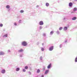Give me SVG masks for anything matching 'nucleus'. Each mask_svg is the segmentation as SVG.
Returning <instances> with one entry per match:
<instances>
[{
    "instance_id": "1",
    "label": "nucleus",
    "mask_w": 77,
    "mask_h": 77,
    "mask_svg": "<svg viewBox=\"0 0 77 77\" xmlns=\"http://www.w3.org/2000/svg\"><path fill=\"white\" fill-rule=\"evenodd\" d=\"M22 45L23 46H26L27 45V43L26 41H23L22 42Z\"/></svg>"
},
{
    "instance_id": "2",
    "label": "nucleus",
    "mask_w": 77,
    "mask_h": 77,
    "mask_svg": "<svg viewBox=\"0 0 77 77\" xmlns=\"http://www.w3.org/2000/svg\"><path fill=\"white\" fill-rule=\"evenodd\" d=\"M54 49V46H52L49 47V51H52Z\"/></svg>"
},
{
    "instance_id": "3",
    "label": "nucleus",
    "mask_w": 77,
    "mask_h": 77,
    "mask_svg": "<svg viewBox=\"0 0 77 77\" xmlns=\"http://www.w3.org/2000/svg\"><path fill=\"white\" fill-rule=\"evenodd\" d=\"M5 52L3 51L0 52V56H3L5 55Z\"/></svg>"
},
{
    "instance_id": "4",
    "label": "nucleus",
    "mask_w": 77,
    "mask_h": 77,
    "mask_svg": "<svg viewBox=\"0 0 77 77\" xmlns=\"http://www.w3.org/2000/svg\"><path fill=\"white\" fill-rule=\"evenodd\" d=\"M39 24L40 26H42V25H44V22H43V21H40L39 23Z\"/></svg>"
},
{
    "instance_id": "5",
    "label": "nucleus",
    "mask_w": 77,
    "mask_h": 77,
    "mask_svg": "<svg viewBox=\"0 0 77 77\" xmlns=\"http://www.w3.org/2000/svg\"><path fill=\"white\" fill-rule=\"evenodd\" d=\"M51 63H50L47 66L48 69H50L51 68Z\"/></svg>"
},
{
    "instance_id": "6",
    "label": "nucleus",
    "mask_w": 77,
    "mask_h": 77,
    "mask_svg": "<svg viewBox=\"0 0 77 77\" xmlns=\"http://www.w3.org/2000/svg\"><path fill=\"white\" fill-rule=\"evenodd\" d=\"M73 5V4H72V2L69 3V7H72Z\"/></svg>"
},
{
    "instance_id": "7",
    "label": "nucleus",
    "mask_w": 77,
    "mask_h": 77,
    "mask_svg": "<svg viewBox=\"0 0 77 77\" xmlns=\"http://www.w3.org/2000/svg\"><path fill=\"white\" fill-rule=\"evenodd\" d=\"M5 72H6V70H5L3 69L2 70L1 73L2 74H5Z\"/></svg>"
},
{
    "instance_id": "8",
    "label": "nucleus",
    "mask_w": 77,
    "mask_h": 77,
    "mask_svg": "<svg viewBox=\"0 0 77 77\" xmlns=\"http://www.w3.org/2000/svg\"><path fill=\"white\" fill-rule=\"evenodd\" d=\"M68 30V27L65 26L64 27V30L66 31V30Z\"/></svg>"
},
{
    "instance_id": "9",
    "label": "nucleus",
    "mask_w": 77,
    "mask_h": 77,
    "mask_svg": "<svg viewBox=\"0 0 77 77\" xmlns=\"http://www.w3.org/2000/svg\"><path fill=\"white\" fill-rule=\"evenodd\" d=\"M48 72H49V70L48 69L47 70L45 71V74H47L48 73Z\"/></svg>"
},
{
    "instance_id": "10",
    "label": "nucleus",
    "mask_w": 77,
    "mask_h": 77,
    "mask_svg": "<svg viewBox=\"0 0 77 77\" xmlns=\"http://www.w3.org/2000/svg\"><path fill=\"white\" fill-rule=\"evenodd\" d=\"M73 11L75 12V11H77V8L76 7H75L73 9Z\"/></svg>"
},
{
    "instance_id": "11",
    "label": "nucleus",
    "mask_w": 77,
    "mask_h": 77,
    "mask_svg": "<svg viewBox=\"0 0 77 77\" xmlns=\"http://www.w3.org/2000/svg\"><path fill=\"white\" fill-rule=\"evenodd\" d=\"M8 34H6L3 36V37L4 38H6L7 37H8Z\"/></svg>"
},
{
    "instance_id": "12",
    "label": "nucleus",
    "mask_w": 77,
    "mask_h": 77,
    "mask_svg": "<svg viewBox=\"0 0 77 77\" xmlns=\"http://www.w3.org/2000/svg\"><path fill=\"white\" fill-rule=\"evenodd\" d=\"M23 49L19 50L18 51L19 53H21V52H23Z\"/></svg>"
},
{
    "instance_id": "13",
    "label": "nucleus",
    "mask_w": 77,
    "mask_h": 77,
    "mask_svg": "<svg viewBox=\"0 0 77 77\" xmlns=\"http://www.w3.org/2000/svg\"><path fill=\"white\" fill-rule=\"evenodd\" d=\"M53 33H54V31H52L50 32V35H52Z\"/></svg>"
},
{
    "instance_id": "14",
    "label": "nucleus",
    "mask_w": 77,
    "mask_h": 77,
    "mask_svg": "<svg viewBox=\"0 0 77 77\" xmlns=\"http://www.w3.org/2000/svg\"><path fill=\"white\" fill-rule=\"evenodd\" d=\"M20 68L17 67L16 68V71H20Z\"/></svg>"
},
{
    "instance_id": "15",
    "label": "nucleus",
    "mask_w": 77,
    "mask_h": 77,
    "mask_svg": "<svg viewBox=\"0 0 77 77\" xmlns=\"http://www.w3.org/2000/svg\"><path fill=\"white\" fill-rule=\"evenodd\" d=\"M56 32L57 35H59V34H60V32L58 30H57V31Z\"/></svg>"
},
{
    "instance_id": "16",
    "label": "nucleus",
    "mask_w": 77,
    "mask_h": 77,
    "mask_svg": "<svg viewBox=\"0 0 77 77\" xmlns=\"http://www.w3.org/2000/svg\"><path fill=\"white\" fill-rule=\"evenodd\" d=\"M76 18H77L76 17H74L72 19V20H75Z\"/></svg>"
},
{
    "instance_id": "17",
    "label": "nucleus",
    "mask_w": 77,
    "mask_h": 77,
    "mask_svg": "<svg viewBox=\"0 0 77 77\" xmlns=\"http://www.w3.org/2000/svg\"><path fill=\"white\" fill-rule=\"evenodd\" d=\"M6 8L7 9H9V8H10V6L9 5H7L6 6Z\"/></svg>"
},
{
    "instance_id": "18",
    "label": "nucleus",
    "mask_w": 77,
    "mask_h": 77,
    "mask_svg": "<svg viewBox=\"0 0 77 77\" xmlns=\"http://www.w3.org/2000/svg\"><path fill=\"white\" fill-rule=\"evenodd\" d=\"M28 68H29V67L27 66H26L25 67V69H28Z\"/></svg>"
},
{
    "instance_id": "19",
    "label": "nucleus",
    "mask_w": 77,
    "mask_h": 77,
    "mask_svg": "<svg viewBox=\"0 0 77 77\" xmlns=\"http://www.w3.org/2000/svg\"><path fill=\"white\" fill-rule=\"evenodd\" d=\"M45 49H44V48H41V50L42 51H44L45 50Z\"/></svg>"
},
{
    "instance_id": "20",
    "label": "nucleus",
    "mask_w": 77,
    "mask_h": 77,
    "mask_svg": "<svg viewBox=\"0 0 77 77\" xmlns=\"http://www.w3.org/2000/svg\"><path fill=\"white\" fill-rule=\"evenodd\" d=\"M23 56V54H20L19 55L20 57H22Z\"/></svg>"
},
{
    "instance_id": "21",
    "label": "nucleus",
    "mask_w": 77,
    "mask_h": 77,
    "mask_svg": "<svg viewBox=\"0 0 77 77\" xmlns=\"http://www.w3.org/2000/svg\"><path fill=\"white\" fill-rule=\"evenodd\" d=\"M37 73H39V72H40V70L38 69L37 71Z\"/></svg>"
},
{
    "instance_id": "22",
    "label": "nucleus",
    "mask_w": 77,
    "mask_h": 77,
    "mask_svg": "<svg viewBox=\"0 0 77 77\" xmlns=\"http://www.w3.org/2000/svg\"><path fill=\"white\" fill-rule=\"evenodd\" d=\"M46 6H49V3H47L46 4Z\"/></svg>"
},
{
    "instance_id": "23",
    "label": "nucleus",
    "mask_w": 77,
    "mask_h": 77,
    "mask_svg": "<svg viewBox=\"0 0 77 77\" xmlns=\"http://www.w3.org/2000/svg\"><path fill=\"white\" fill-rule=\"evenodd\" d=\"M75 62H77V57L75 58Z\"/></svg>"
},
{
    "instance_id": "24",
    "label": "nucleus",
    "mask_w": 77,
    "mask_h": 77,
    "mask_svg": "<svg viewBox=\"0 0 77 77\" xmlns=\"http://www.w3.org/2000/svg\"><path fill=\"white\" fill-rule=\"evenodd\" d=\"M43 36H44V37H46V34L45 33H43Z\"/></svg>"
},
{
    "instance_id": "25",
    "label": "nucleus",
    "mask_w": 77,
    "mask_h": 77,
    "mask_svg": "<svg viewBox=\"0 0 77 77\" xmlns=\"http://www.w3.org/2000/svg\"><path fill=\"white\" fill-rule=\"evenodd\" d=\"M20 13H23L24 12V11L23 10H21L20 11Z\"/></svg>"
},
{
    "instance_id": "26",
    "label": "nucleus",
    "mask_w": 77,
    "mask_h": 77,
    "mask_svg": "<svg viewBox=\"0 0 77 77\" xmlns=\"http://www.w3.org/2000/svg\"><path fill=\"white\" fill-rule=\"evenodd\" d=\"M3 24L2 23H1L0 24V27H3Z\"/></svg>"
},
{
    "instance_id": "27",
    "label": "nucleus",
    "mask_w": 77,
    "mask_h": 77,
    "mask_svg": "<svg viewBox=\"0 0 77 77\" xmlns=\"http://www.w3.org/2000/svg\"><path fill=\"white\" fill-rule=\"evenodd\" d=\"M59 30H62V27H60L59 28Z\"/></svg>"
},
{
    "instance_id": "28",
    "label": "nucleus",
    "mask_w": 77,
    "mask_h": 77,
    "mask_svg": "<svg viewBox=\"0 0 77 77\" xmlns=\"http://www.w3.org/2000/svg\"><path fill=\"white\" fill-rule=\"evenodd\" d=\"M45 67L44 66L43 68V70L45 71Z\"/></svg>"
},
{
    "instance_id": "29",
    "label": "nucleus",
    "mask_w": 77,
    "mask_h": 77,
    "mask_svg": "<svg viewBox=\"0 0 77 77\" xmlns=\"http://www.w3.org/2000/svg\"><path fill=\"white\" fill-rule=\"evenodd\" d=\"M42 28H43V27H42V26H40L39 27V29H40V30H41V29H42Z\"/></svg>"
},
{
    "instance_id": "30",
    "label": "nucleus",
    "mask_w": 77,
    "mask_h": 77,
    "mask_svg": "<svg viewBox=\"0 0 77 77\" xmlns=\"http://www.w3.org/2000/svg\"><path fill=\"white\" fill-rule=\"evenodd\" d=\"M23 72H26V69H23Z\"/></svg>"
},
{
    "instance_id": "31",
    "label": "nucleus",
    "mask_w": 77,
    "mask_h": 77,
    "mask_svg": "<svg viewBox=\"0 0 77 77\" xmlns=\"http://www.w3.org/2000/svg\"><path fill=\"white\" fill-rule=\"evenodd\" d=\"M19 23H21V20H19V22H18Z\"/></svg>"
},
{
    "instance_id": "32",
    "label": "nucleus",
    "mask_w": 77,
    "mask_h": 77,
    "mask_svg": "<svg viewBox=\"0 0 77 77\" xmlns=\"http://www.w3.org/2000/svg\"><path fill=\"white\" fill-rule=\"evenodd\" d=\"M14 26H17V23H16V22H15L14 23Z\"/></svg>"
},
{
    "instance_id": "33",
    "label": "nucleus",
    "mask_w": 77,
    "mask_h": 77,
    "mask_svg": "<svg viewBox=\"0 0 77 77\" xmlns=\"http://www.w3.org/2000/svg\"><path fill=\"white\" fill-rule=\"evenodd\" d=\"M62 45L61 44L60 45V48H62Z\"/></svg>"
},
{
    "instance_id": "34",
    "label": "nucleus",
    "mask_w": 77,
    "mask_h": 77,
    "mask_svg": "<svg viewBox=\"0 0 77 77\" xmlns=\"http://www.w3.org/2000/svg\"><path fill=\"white\" fill-rule=\"evenodd\" d=\"M28 73L29 74V75H31V72L29 71L28 72Z\"/></svg>"
},
{
    "instance_id": "35",
    "label": "nucleus",
    "mask_w": 77,
    "mask_h": 77,
    "mask_svg": "<svg viewBox=\"0 0 77 77\" xmlns=\"http://www.w3.org/2000/svg\"><path fill=\"white\" fill-rule=\"evenodd\" d=\"M40 59L41 60H42V57H41L40 58Z\"/></svg>"
},
{
    "instance_id": "36",
    "label": "nucleus",
    "mask_w": 77,
    "mask_h": 77,
    "mask_svg": "<svg viewBox=\"0 0 77 77\" xmlns=\"http://www.w3.org/2000/svg\"><path fill=\"white\" fill-rule=\"evenodd\" d=\"M65 42L66 43L67 42V40H66L65 41Z\"/></svg>"
},
{
    "instance_id": "37",
    "label": "nucleus",
    "mask_w": 77,
    "mask_h": 77,
    "mask_svg": "<svg viewBox=\"0 0 77 77\" xmlns=\"http://www.w3.org/2000/svg\"><path fill=\"white\" fill-rule=\"evenodd\" d=\"M10 50H8V53H9V52H10Z\"/></svg>"
},
{
    "instance_id": "38",
    "label": "nucleus",
    "mask_w": 77,
    "mask_h": 77,
    "mask_svg": "<svg viewBox=\"0 0 77 77\" xmlns=\"http://www.w3.org/2000/svg\"><path fill=\"white\" fill-rule=\"evenodd\" d=\"M39 42H38L37 43V45H39Z\"/></svg>"
},
{
    "instance_id": "39",
    "label": "nucleus",
    "mask_w": 77,
    "mask_h": 77,
    "mask_svg": "<svg viewBox=\"0 0 77 77\" xmlns=\"http://www.w3.org/2000/svg\"><path fill=\"white\" fill-rule=\"evenodd\" d=\"M41 77H44V75H42L41 76Z\"/></svg>"
},
{
    "instance_id": "40",
    "label": "nucleus",
    "mask_w": 77,
    "mask_h": 77,
    "mask_svg": "<svg viewBox=\"0 0 77 77\" xmlns=\"http://www.w3.org/2000/svg\"><path fill=\"white\" fill-rule=\"evenodd\" d=\"M63 20H65V17H64L63 19Z\"/></svg>"
},
{
    "instance_id": "41",
    "label": "nucleus",
    "mask_w": 77,
    "mask_h": 77,
    "mask_svg": "<svg viewBox=\"0 0 77 77\" xmlns=\"http://www.w3.org/2000/svg\"><path fill=\"white\" fill-rule=\"evenodd\" d=\"M36 7H39V6L38 5H37V6H36Z\"/></svg>"
},
{
    "instance_id": "42",
    "label": "nucleus",
    "mask_w": 77,
    "mask_h": 77,
    "mask_svg": "<svg viewBox=\"0 0 77 77\" xmlns=\"http://www.w3.org/2000/svg\"><path fill=\"white\" fill-rule=\"evenodd\" d=\"M42 45H44V43H43L42 44Z\"/></svg>"
},
{
    "instance_id": "43",
    "label": "nucleus",
    "mask_w": 77,
    "mask_h": 77,
    "mask_svg": "<svg viewBox=\"0 0 77 77\" xmlns=\"http://www.w3.org/2000/svg\"><path fill=\"white\" fill-rule=\"evenodd\" d=\"M75 1H77V0H74Z\"/></svg>"
},
{
    "instance_id": "44",
    "label": "nucleus",
    "mask_w": 77,
    "mask_h": 77,
    "mask_svg": "<svg viewBox=\"0 0 77 77\" xmlns=\"http://www.w3.org/2000/svg\"><path fill=\"white\" fill-rule=\"evenodd\" d=\"M9 10H10L9 9L8 10V11H9Z\"/></svg>"
}]
</instances>
